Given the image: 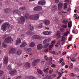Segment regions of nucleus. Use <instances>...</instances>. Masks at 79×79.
<instances>
[{
	"label": "nucleus",
	"instance_id": "1",
	"mask_svg": "<svg viewBox=\"0 0 79 79\" xmlns=\"http://www.w3.org/2000/svg\"><path fill=\"white\" fill-rule=\"evenodd\" d=\"M10 27V24L8 23H5L1 26V29L3 31H6Z\"/></svg>",
	"mask_w": 79,
	"mask_h": 79
},
{
	"label": "nucleus",
	"instance_id": "2",
	"mask_svg": "<svg viewBox=\"0 0 79 79\" xmlns=\"http://www.w3.org/2000/svg\"><path fill=\"white\" fill-rule=\"evenodd\" d=\"M51 40L50 38H48L44 40L43 41V44H45L44 46V48L48 47V46L49 45V43H49L51 41Z\"/></svg>",
	"mask_w": 79,
	"mask_h": 79
},
{
	"label": "nucleus",
	"instance_id": "3",
	"mask_svg": "<svg viewBox=\"0 0 79 79\" xmlns=\"http://www.w3.org/2000/svg\"><path fill=\"white\" fill-rule=\"evenodd\" d=\"M39 18L38 14L31 15L29 16V19L32 20H37Z\"/></svg>",
	"mask_w": 79,
	"mask_h": 79
},
{
	"label": "nucleus",
	"instance_id": "4",
	"mask_svg": "<svg viewBox=\"0 0 79 79\" xmlns=\"http://www.w3.org/2000/svg\"><path fill=\"white\" fill-rule=\"evenodd\" d=\"M13 41V39L11 37V36L7 37L5 40V42L10 44L12 43Z\"/></svg>",
	"mask_w": 79,
	"mask_h": 79
},
{
	"label": "nucleus",
	"instance_id": "5",
	"mask_svg": "<svg viewBox=\"0 0 79 79\" xmlns=\"http://www.w3.org/2000/svg\"><path fill=\"white\" fill-rule=\"evenodd\" d=\"M52 57H48L46 59V61H48L46 62V64L48 65V67L50 66L51 64H52V63L51 62L52 60Z\"/></svg>",
	"mask_w": 79,
	"mask_h": 79
},
{
	"label": "nucleus",
	"instance_id": "6",
	"mask_svg": "<svg viewBox=\"0 0 79 79\" xmlns=\"http://www.w3.org/2000/svg\"><path fill=\"white\" fill-rule=\"evenodd\" d=\"M25 21L24 18L23 17H21L20 19L18 20V22L19 23L23 24Z\"/></svg>",
	"mask_w": 79,
	"mask_h": 79
},
{
	"label": "nucleus",
	"instance_id": "7",
	"mask_svg": "<svg viewBox=\"0 0 79 79\" xmlns=\"http://www.w3.org/2000/svg\"><path fill=\"white\" fill-rule=\"evenodd\" d=\"M40 61V60L39 59H37L34 60L32 63V65L33 66H35L38 63H39Z\"/></svg>",
	"mask_w": 79,
	"mask_h": 79
},
{
	"label": "nucleus",
	"instance_id": "8",
	"mask_svg": "<svg viewBox=\"0 0 79 79\" xmlns=\"http://www.w3.org/2000/svg\"><path fill=\"white\" fill-rule=\"evenodd\" d=\"M17 73V72L15 69H13L12 70L11 72H9V74L11 75H13Z\"/></svg>",
	"mask_w": 79,
	"mask_h": 79
},
{
	"label": "nucleus",
	"instance_id": "9",
	"mask_svg": "<svg viewBox=\"0 0 79 79\" xmlns=\"http://www.w3.org/2000/svg\"><path fill=\"white\" fill-rule=\"evenodd\" d=\"M57 7L56 5H53L51 9V11L52 12H55L56 10H57Z\"/></svg>",
	"mask_w": 79,
	"mask_h": 79
},
{
	"label": "nucleus",
	"instance_id": "10",
	"mask_svg": "<svg viewBox=\"0 0 79 79\" xmlns=\"http://www.w3.org/2000/svg\"><path fill=\"white\" fill-rule=\"evenodd\" d=\"M42 7L39 6L35 7L34 9V11H41V10H42Z\"/></svg>",
	"mask_w": 79,
	"mask_h": 79
},
{
	"label": "nucleus",
	"instance_id": "11",
	"mask_svg": "<svg viewBox=\"0 0 79 79\" xmlns=\"http://www.w3.org/2000/svg\"><path fill=\"white\" fill-rule=\"evenodd\" d=\"M52 33V32L51 31H44L43 32V34L45 35H51Z\"/></svg>",
	"mask_w": 79,
	"mask_h": 79
},
{
	"label": "nucleus",
	"instance_id": "12",
	"mask_svg": "<svg viewBox=\"0 0 79 79\" xmlns=\"http://www.w3.org/2000/svg\"><path fill=\"white\" fill-rule=\"evenodd\" d=\"M33 39H38V40H41L42 39L41 37L40 36L38 35H34L32 37Z\"/></svg>",
	"mask_w": 79,
	"mask_h": 79
},
{
	"label": "nucleus",
	"instance_id": "13",
	"mask_svg": "<svg viewBox=\"0 0 79 79\" xmlns=\"http://www.w3.org/2000/svg\"><path fill=\"white\" fill-rule=\"evenodd\" d=\"M43 48V45L42 44H39L37 45V49L38 50H40Z\"/></svg>",
	"mask_w": 79,
	"mask_h": 79
},
{
	"label": "nucleus",
	"instance_id": "14",
	"mask_svg": "<svg viewBox=\"0 0 79 79\" xmlns=\"http://www.w3.org/2000/svg\"><path fill=\"white\" fill-rule=\"evenodd\" d=\"M27 45V43L25 42H23L22 44L20 45V48H23Z\"/></svg>",
	"mask_w": 79,
	"mask_h": 79
},
{
	"label": "nucleus",
	"instance_id": "15",
	"mask_svg": "<svg viewBox=\"0 0 79 79\" xmlns=\"http://www.w3.org/2000/svg\"><path fill=\"white\" fill-rule=\"evenodd\" d=\"M16 52V50L14 48H11L9 51V53L10 54H14Z\"/></svg>",
	"mask_w": 79,
	"mask_h": 79
},
{
	"label": "nucleus",
	"instance_id": "16",
	"mask_svg": "<svg viewBox=\"0 0 79 79\" xmlns=\"http://www.w3.org/2000/svg\"><path fill=\"white\" fill-rule=\"evenodd\" d=\"M58 5V8L59 10H61L62 8V6L63 4L61 2H59Z\"/></svg>",
	"mask_w": 79,
	"mask_h": 79
},
{
	"label": "nucleus",
	"instance_id": "17",
	"mask_svg": "<svg viewBox=\"0 0 79 79\" xmlns=\"http://www.w3.org/2000/svg\"><path fill=\"white\" fill-rule=\"evenodd\" d=\"M21 43V41L20 39L19 38H18L17 40V42H16V45H19Z\"/></svg>",
	"mask_w": 79,
	"mask_h": 79
},
{
	"label": "nucleus",
	"instance_id": "18",
	"mask_svg": "<svg viewBox=\"0 0 79 79\" xmlns=\"http://www.w3.org/2000/svg\"><path fill=\"white\" fill-rule=\"evenodd\" d=\"M25 51L29 52H31L32 51V49L31 48H24Z\"/></svg>",
	"mask_w": 79,
	"mask_h": 79
},
{
	"label": "nucleus",
	"instance_id": "19",
	"mask_svg": "<svg viewBox=\"0 0 79 79\" xmlns=\"http://www.w3.org/2000/svg\"><path fill=\"white\" fill-rule=\"evenodd\" d=\"M8 57H4V63L5 64H8Z\"/></svg>",
	"mask_w": 79,
	"mask_h": 79
},
{
	"label": "nucleus",
	"instance_id": "20",
	"mask_svg": "<svg viewBox=\"0 0 79 79\" xmlns=\"http://www.w3.org/2000/svg\"><path fill=\"white\" fill-rule=\"evenodd\" d=\"M46 3L45 2L44 0H42L40 1H39L38 3V4L40 5H44Z\"/></svg>",
	"mask_w": 79,
	"mask_h": 79
},
{
	"label": "nucleus",
	"instance_id": "21",
	"mask_svg": "<svg viewBox=\"0 0 79 79\" xmlns=\"http://www.w3.org/2000/svg\"><path fill=\"white\" fill-rule=\"evenodd\" d=\"M44 23L46 25H48L50 24V22L48 20H46L44 21Z\"/></svg>",
	"mask_w": 79,
	"mask_h": 79
},
{
	"label": "nucleus",
	"instance_id": "22",
	"mask_svg": "<svg viewBox=\"0 0 79 79\" xmlns=\"http://www.w3.org/2000/svg\"><path fill=\"white\" fill-rule=\"evenodd\" d=\"M24 66L27 68H29L30 67V64L29 62L26 63Z\"/></svg>",
	"mask_w": 79,
	"mask_h": 79
},
{
	"label": "nucleus",
	"instance_id": "23",
	"mask_svg": "<svg viewBox=\"0 0 79 79\" xmlns=\"http://www.w3.org/2000/svg\"><path fill=\"white\" fill-rule=\"evenodd\" d=\"M57 36L58 37V38H61V32L60 31H57V33L56 34Z\"/></svg>",
	"mask_w": 79,
	"mask_h": 79
},
{
	"label": "nucleus",
	"instance_id": "24",
	"mask_svg": "<svg viewBox=\"0 0 79 79\" xmlns=\"http://www.w3.org/2000/svg\"><path fill=\"white\" fill-rule=\"evenodd\" d=\"M22 51L21 50H18L15 53L16 55H19L22 53Z\"/></svg>",
	"mask_w": 79,
	"mask_h": 79
},
{
	"label": "nucleus",
	"instance_id": "25",
	"mask_svg": "<svg viewBox=\"0 0 79 79\" xmlns=\"http://www.w3.org/2000/svg\"><path fill=\"white\" fill-rule=\"evenodd\" d=\"M30 47H34L35 46V44L33 42H32L30 44Z\"/></svg>",
	"mask_w": 79,
	"mask_h": 79
},
{
	"label": "nucleus",
	"instance_id": "26",
	"mask_svg": "<svg viewBox=\"0 0 79 79\" xmlns=\"http://www.w3.org/2000/svg\"><path fill=\"white\" fill-rule=\"evenodd\" d=\"M13 13H16L18 14V15H20L21 13L20 12V11L18 10H15L13 12Z\"/></svg>",
	"mask_w": 79,
	"mask_h": 79
},
{
	"label": "nucleus",
	"instance_id": "27",
	"mask_svg": "<svg viewBox=\"0 0 79 79\" xmlns=\"http://www.w3.org/2000/svg\"><path fill=\"white\" fill-rule=\"evenodd\" d=\"M72 22H69V23H68V27H69V28H71L72 27Z\"/></svg>",
	"mask_w": 79,
	"mask_h": 79
},
{
	"label": "nucleus",
	"instance_id": "28",
	"mask_svg": "<svg viewBox=\"0 0 79 79\" xmlns=\"http://www.w3.org/2000/svg\"><path fill=\"white\" fill-rule=\"evenodd\" d=\"M49 76L48 74V73H44V74L43 75V77H44V79H45L47 77Z\"/></svg>",
	"mask_w": 79,
	"mask_h": 79
},
{
	"label": "nucleus",
	"instance_id": "29",
	"mask_svg": "<svg viewBox=\"0 0 79 79\" xmlns=\"http://www.w3.org/2000/svg\"><path fill=\"white\" fill-rule=\"evenodd\" d=\"M38 70V73L39 74H43V71L40 69H37Z\"/></svg>",
	"mask_w": 79,
	"mask_h": 79
},
{
	"label": "nucleus",
	"instance_id": "30",
	"mask_svg": "<svg viewBox=\"0 0 79 79\" xmlns=\"http://www.w3.org/2000/svg\"><path fill=\"white\" fill-rule=\"evenodd\" d=\"M70 59H71V60H72V61L73 62H75L76 61V60L74 57H72Z\"/></svg>",
	"mask_w": 79,
	"mask_h": 79
},
{
	"label": "nucleus",
	"instance_id": "31",
	"mask_svg": "<svg viewBox=\"0 0 79 79\" xmlns=\"http://www.w3.org/2000/svg\"><path fill=\"white\" fill-rule=\"evenodd\" d=\"M70 32L69 31H67L66 32L64 33V36H67L68 34H69Z\"/></svg>",
	"mask_w": 79,
	"mask_h": 79
},
{
	"label": "nucleus",
	"instance_id": "32",
	"mask_svg": "<svg viewBox=\"0 0 79 79\" xmlns=\"http://www.w3.org/2000/svg\"><path fill=\"white\" fill-rule=\"evenodd\" d=\"M2 47L4 48H6L7 47V45L4 43H2Z\"/></svg>",
	"mask_w": 79,
	"mask_h": 79
},
{
	"label": "nucleus",
	"instance_id": "33",
	"mask_svg": "<svg viewBox=\"0 0 79 79\" xmlns=\"http://www.w3.org/2000/svg\"><path fill=\"white\" fill-rule=\"evenodd\" d=\"M73 67V63H71V64H70V66H69V68H70V69L71 70L72 69Z\"/></svg>",
	"mask_w": 79,
	"mask_h": 79
},
{
	"label": "nucleus",
	"instance_id": "34",
	"mask_svg": "<svg viewBox=\"0 0 79 79\" xmlns=\"http://www.w3.org/2000/svg\"><path fill=\"white\" fill-rule=\"evenodd\" d=\"M49 70V68H47V69H44V72L46 73H48V70Z\"/></svg>",
	"mask_w": 79,
	"mask_h": 79
},
{
	"label": "nucleus",
	"instance_id": "35",
	"mask_svg": "<svg viewBox=\"0 0 79 79\" xmlns=\"http://www.w3.org/2000/svg\"><path fill=\"white\" fill-rule=\"evenodd\" d=\"M61 27H62V28H66L67 27V24L62 25V26H61Z\"/></svg>",
	"mask_w": 79,
	"mask_h": 79
},
{
	"label": "nucleus",
	"instance_id": "36",
	"mask_svg": "<svg viewBox=\"0 0 79 79\" xmlns=\"http://www.w3.org/2000/svg\"><path fill=\"white\" fill-rule=\"evenodd\" d=\"M42 25L43 24L42 23L40 24L38 26V28H42L43 27Z\"/></svg>",
	"mask_w": 79,
	"mask_h": 79
},
{
	"label": "nucleus",
	"instance_id": "37",
	"mask_svg": "<svg viewBox=\"0 0 79 79\" xmlns=\"http://www.w3.org/2000/svg\"><path fill=\"white\" fill-rule=\"evenodd\" d=\"M29 27H30V29L31 30V31L33 30L34 28L31 25H29Z\"/></svg>",
	"mask_w": 79,
	"mask_h": 79
},
{
	"label": "nucleus",
	"instance_id": "38",
	"mask_svg": "<svg viewBox=\"0 0 79 79\" xmlns=\"http://www.w3.org/2000/svg\"><path fill=\"white\" fill-rule=\"evenodd\" d=\"M7 69L9 70L12 69V68L11 67V64H9L8 65L7 67Z\"/></svg>",
	"mask_w": 79,
	"mask_h": 79
},
{
	"label": "nucleus",
	"instance_id": "39",
	"mask_svg": "<svg viewBox=\"0 0 79 79\" xmlns=\"http://www.w3.org/2000/svg\"><path fill=\"white\" fill-rule=\"evenodd\" d=\"M54 46V45H51L49 46V50H51V49L52 48V47H53Z\"/></svg>",
	"mask_w": 79,
	"mask_h": 79
},
{
	"label": "nucleus",
	"instance_id": "40",
	"mask_svg": "<svg viewBox=\"0 0 79 79\" xmlns=\"http://www.w3.org/2000/svg\"><path fill=\"white\" fill-rule=\"evenodd\" d=\"M75 18V19H78L79 18V16L78 15L76 14L74 15Z\"/></svg>",
	"mask_w": 79,
	"mask_h": 79
},
{
	"label": "nucleus",
	"instance_id": "41",
	"mask_svg": "<svg viewBox=\"0 0 79 79\" xmlns=\"http://www.w3.org/2000/svg\"><path fill=\"white\" fill-rule=\"evenodd\" d=\"M29 16V14H26L25 15V18H27V19H28V17Z\"/></svg>",
	"mask_w": 79,
	"mask_h": 79
},
{
	"label": "nucleus",
	"instance_id": "42",
	"mask_svg": "<svg viewBox=\"0 0 79 79\" xmlns=\"http://www.w3.org/2000/svg\"><path fill=\"white\" fill-rule=\"evenodd\" d=\"M3 74V71L2 70H0V76H1Z\"/></svg>",
	"mask_w": 79,
	"mask_h": 79
},
{
	"label": "nucleus",
	"instance_id": "43",
	"mask_svg": "<svg viewBox=\"0 0 79 79\" xmlns=\"http://www.w3.org/2000/svg\"><path fill=\"white\" fill-rule=\"evenodd\" d=\"M67 3H64V8L66 9L67 8Z\"/></svg>",
	"mask_w": 79,
	"mask_h": 79
},
{
	"label": "nucleus",
	"instance_id": "44",
	"mask_svg": "<svg viewBox=\"0 0 79 79\" xmlns=\"http://www.w3.org/2000/svg\"><path fill=\"white\" fill-rule=\"evenodd\" d=\"M19 10H25V8L24 7H20Z\"/></svg>",
	"mask_w": 79,
	"mask_h": 79
},
{
	"label": "nucleus",
	"instance_id": "45",
	"mask_svg": "<svg viewBox=\"0 0 79 79\" xmlns=\"http://www.w3.org/2000/svg\"><path fill=\"white\" fill-rule=\"evenodd\" d=\"M63 23L65 24H67L68 23V21L66 20H63Z\"/></svg>",
	"mask_w": 79,
	"mask_h": 79
},
{
	"label": "nucleus",
	"instance_id": "46",
	"mask_svg": "<svg viewBox=\"0 0 79 79\" xmlns=\"http://www.w3.org/2000/svg\"><path fill=\"white\" fill-rule=\"evenodd\" d=\"M65 38L64 36H62V41H64L65 40Z\"/></svg>",
	"mask_w": 79,
	"mask_h": 79
},
{
	"label": "nucleus",
	"instance_id": "47",
	"mask_svg": "<svg viewBox=\"0 0 79 79\" xmlns=\"http://www.w3.org/2000/svg\"><path fill=\"white\" fill-rule=\"evenodd\" d=\"M56 42L55 41H52L51 42V45H54V44H55Z\"/></svg>",
	"mask_w": 79,
	"mask_h": 79
},
{
	"label": "nucleus",
	"instance_id": "48",
	"mask_svg": "<svg viewBox=\"0 0 79 79\" xmlns=\"http://www.w3.org/2000/svg\"><path fill=\"white\" fill-rule=\"evenodd\" d=\"M44 52H48V49L46 48L44 49Z\"/></svg>",
	"mask_w": 79,
	"mask_h": 79
},
{
	"label": "nucleus",
	"instance_id": "49",
	"mask_svg": "<svg viewBox=\"0 0 79 79\" xmlns=\"http://www.w3.org/2000/svg\"><path fill=\"white\" fill-rule=\"evenodd\" d=\"M28 78H30V79H34V78L32 76H30V77H29Z\"/></svg>",
	"mask_w": 79,
	"mask_h": 79
},
{
	"label": "nucleus",
	"instance_id": "50",
	"mask_svg": "<svg viewBox=\"0 0 79 79\" xmlns=\"http://www.w3.org/2000/svg\"><path fill=\"white\" fill-rule=\"evenodd\" d=\"M70 75H71L72 77H74L75 76L74 74L73 73H70Z\"/></svg>",
	"mask_w": 79,
	"mask_h": 79
},
{
	"label": "nucleus",
	"instance_id": "51",
	"mask_svg": "<svg viewBox=\"0 0 79 79\" xmlns=\"http://www.w3.org/2000/svg\"><path fill=\"white\" fill-rule=\"evenodd\" d=\"M72 35H71V36L70 37V38H69V41H71V40L72 39Z\"/></svg>",
	"mask_w": 79,
	"mask_h": 79
},
{
	"label": "nucleus",
	"instance_id": "52",
	"mask_svg": "<svg viewBox=\"0 0 79 79\" xmlns=\"http://www.w3.org/2000/svg\"><path fill=\"white\" fill-rule=\"evenodd\" d=\"M22 78V77L21 76H18L17 78V79H21Z\"/></svg>",
	"mask_w": 79,
	"mask_h": 79
},
{
	"label": "nucleus",
	"instance_id": "53",
	"mask_svg": "<svg viewBox=\"0 0 79 79\" xmlns=\"http://www.w3.org/2000/svg\"><path fill=\"white\" fill-rule=\"evenodd\" d=\"M53 72V70H49V73L50 74H52Z\"/></svg>",
	"mask_w": 79,
	"mask_h": 79
},
{
	"label": "nucleus",
	"instance_id": "54",
	"mask_svg": "<svg viewBox=\"0 0 79 79\" xmlns=\"http://www.w3.org/2000/svg\"><path fill=\"white\" fill-rule=\"evenodd\" d=\"M75 29H73L72 30V33H74V34H75Z\"/></svg>",
	"mask_w": 79,
	"mask_h": 79
},
{
	"label": "nucleus",
	"instance_id": "55",
	"mask_svg": "<svg viewBox=\"0 0 79 79\" xmlns=\"http://www.w3.org/2000/svg\"><path fill=\"white\" fill-rule=\"evenodd\" d=\"M63 59L62 58H60V63H61L62 61H63Z\"/></svg>",
	"mask_w": 79,
	"mask_h": 79
},
{
	"label": "nucleus",
	"instance_id": "56",
	"mask_svg": "<svg viewBox=\"0 0 79 79\" xmlns=\"http://www.w3.org/2000/svg\"><path fill=\"white\" fill-rule=\"evenodd\" d=\"M3 20H0V25H1L2 23L3 22Z\"/></svg>",
	"mask_w": 79,
	"mask_h": 79
},
{
	"label": "nucleus",
	"instance_id": "57",
	"mask_svg": "<svg viewBox=\"0 0 79 79\" xmlns=\"http://www.w3.org/2000/svg\"><path fill=\"white\" fill-rule=\"evenodd\" d=\"M60 30L61 32H63L64 31V29L60 28Z\"/></svg>",
	"mask_w": 79,
	"mask_h": 79
},
{
	"label": "nucleus",
	"instance_id": "58",
	"mask_svg": "<svg viewBox=\"0 0 79 79\" xmlns=\"http://www.w3.org/2000/svg\"><path fill=\"white\" fill-rule=\"evenodd\" d=\"M59 76L60 77H61L62 76V73H60V72H59Z\"/></svg>",
	"mask_w": 79,
	"mask_h": 79
},
{
	"label": "nucleus",
	"instance_id": "59",
	"mask_svg": "<svg viewBox=\"0 0 79 79\" xmlns=\"http://www.w3.org/2000/svg\"><path fill=\"white\" fill-rule=\"evenodd\" d=\"M4 12L5 13H7V12H8V9H6L4 10Z\"/></svg>",
	"mask_w": 79,
	"mask_h": 79
},
{
	"label": "nucleus",
	"instance_id": "60",
	"mask_svg": "<svg viewBox=\"0 0 79 79\" xmlns=\"http://www.w3.org/2000/svg\"><path fill=\"white\" fill-rule=\"evenodd\" d=\"M65 64V63L64 62H62V66H64Z\"/></svg>",
	"mask_w": 79,
	"mask_h": 79
},
{
	"label": "nucleus",
	"instance_id": "61",
	"mask_svg": "<svg viewBox=\"0 0 79 79\" xmlns=\"http://www.w3.org/2000/svg\"><path fill=\"white\" fill-rule=\"evenodd\" d=\"M56 65L54 64H53L52 65V67H55Z\"/></svg>",
	"mask_w": 79,
	"mask_h": 79
},
{
	"label": "nucleus",
	"instance_id": "62",
	"mask_svg": "<svg viewBox=\"0 0 79 79\" xmlns=\"http://www.w3.org/2000/svg\"><path fill=\"white\" fill-rule=\"evenodd\" d=\"M41 64L42 65H43L44 64V61H42L41 62Z\"/></svg>",
	"mask_w": 79,
	"mask_h": 79
},
{
	"label": "nucleus",
	"instance_id": "63",
	"mask_svg": "<svg viewBox=\"0 0 79 79\" xmlns=\"http://www.w3.org/2000/svg\"><path fill=\"white\" fill-rule=\"evenodd\" d=\"M51 77H52L51 75H50V76H49L48 79H52V78H51Z\"/></svg>",
	"mask_w": 79,
	"mask_h": 79
},
{
	"label": "nucleus",
	"instance_id": "64",
	"mask_svg": "<svg viewBox=\"0 0 79 79\" xmlns=\"http://www.w3.org/2000/svg\"><path fill=\"white\" fill-rule=\"evenodd\" d=\"M55 1L56 3H58L59 2V0H55Z\"/></svg>",
	"mask_w": 79,
	"mask_h": 79
}]
</instances>
